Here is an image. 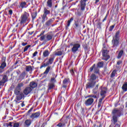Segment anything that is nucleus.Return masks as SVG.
<instances>
[{"instance_id": "1", "label": "nucleus", "mask_w": 127, "mask_h": 127, "mask_svg": "<svg viewBox=\"0 0 127 127\" xmlns=\"http://www.w3.org/2000/svg\"><path fill=\"white\" fill-rule=\"evenodd\" d=\"M93 94H90L87 96V98H90L85 101L84 104L85 106H91L94 103V99H96V101H98V95H97V91H95V90L93 91Z\"/></svg>"}, {"instance_id": "2", "label": "nucleus", "mask_w": 127, "mask_h": 127, "mask_svg": "<svg viewBox=\"0 0 127 127\" xmlns=\"http://www.w3.org/2000/svg\"><path fill=\"white\" fill-rule=\"evenodd\" d=\"M112 119L111 120L112 123H113L115 125L116 123H118V118L121 117L122 115V110L118 108H115L112 110Z\"/></svg>"}, {"instance_id": "3", "label": "nucleus", "mask_w": 127, "mask_h": 127, "mask_svg": "<svg viewBox=\"0 0 127 127\" xmlns=\"http://www.w3.org/2000/svg\"><path fill=\"white\" fill-rule=\"evenodd\" d=\"M43 12V14L41 15L42 23H44V22H45V21L48 19V17H47V15L50 14V10H48L47 8L44 7Z\"/></svg>"}, {"instance_id": "4", "label": "nucleus", "mask_w": 127, "mask_h": 127, "mask_svg": "<svg viewBox=\"0 0 127 127\" xmlns=\"http://www.w3.org/2000/svg\"><path fill=\"white\" fill-rule=\"evenodd\" d=\"M102 60L108 61L110 59V55H109V51L106 49V47H103L102 49Z\"/></svg>"}, {"instance_id": "5", "label": "nucleus", "mask_w": 127, "mask_h": 127, "mask_svg": "<svg viewBox=\"0 0 127 127\" xmlns=\"http://www.w3.org/2000/svg\"><path fill=\"white\" fill-rule=\"evenodd\" d=\"M20 19V24L25 23L26 21L29 19V14L26 11L24 12L23 14H22L21 16Z\"/></svg>"}, {"instance_id": "6", "label": "nucleus", "mask_w": 127, "mask_h": 127, "mask_svg": "<svg viewBox=\"0 0 127 127\" xmlns=\"http://www.w3.org/2000/svg\"><path fill=\"white\" fill-rule=\"evenodd\" d=\"M45 61H46V60H45L42 63V65L40 67V69H42L43 67H47V66H48L49 64L51 65V64H52L54 61V58H50L48 61L46 63H44Z\"/></svg>"}, {"instance_id": "7", "label": "nucleus", "mask_w": 127, "mask_h": 127, "mask_svg": "<svg viewBox=\"0 0 127 127\" xmlns=\"http://www.w3.org/2000/svg\"><path fill=\"white\" fill-rule=\"evenodd\" d=\"M23 86V83L21 82L17 84V86L15 88L14 90V94L15 95H18L19 93H20V91H21V88Z\"/></svg>"}, {"instance_id": "8", "label": "nucleus", "mask_w": 127, "mask_h": 127, "mask_svg": "<svg viewBox=\"0 0 127 127\" xmlns=\"http://www.w3.org/2000/svg\"><path fill=\"white\" fill-rule=\"evenodd\" d=\"M7 76L4 75H0V86H2L4 84V83L7 82Z\"/></svg>"}, {"instance_id": "9", "label": "nucleus", "mask_w": 127, "mask_h": 127, "mask_svg": "<svg viewBox=\"0 0 127 127\" xmlns=\"http://www.w3.org/2000/svg\"><path fill=\"white\" fill-rule=\"evenodd\" d=\"M80 47L81 45L79 44H74L71 49V51L73 53H76Z\"/></svg>"}, {"instance_id": "10", "label": "nucleus", "mask_w": 127, "mask_h": 127, "mask_svg": "<svg viewBox=\"0 0 127 127\" xmlns=\"http://www.w3.org/2000/svg\"><path fill=\"white\" fill-rule=\"evenodd\" d=\"M16 95V99H15V102L16 103H18V101H20L22 99V98L24 97V95H23V93H19L18 94H15Z\"/></svg>"}, {"instance_id": "11", "label": "nucleus", "mask_w": 127, "mask_h": 127, "mask_svg": "<svg viewBox=\"0 0 127 127\" xmlns=\"http://www.w3.org/2000/svg\"><path fill=\"white\" fill-rule=\"evenodd\" d=\"M96 82L95 81H90L88 82L86 84V88L87 89H91V88H93L96 85Z\"/></svg>"}, {"instance_id": "12", "label": "nucleus", "mask_w": 127, "mask_h": 127, "mask_svg": "<svg viewBox=\"0 0 127 127\" xmlns=\"http://www.w3.org/2000/svg\"><path fill=\"white\" fill-rule=\"evenodd\" d=\"M54 20H55V19L54 18H52L51 19H49L48 20H47L45 22V25L47 27H49V26H51V24H52V23H53V22H54Z\"/></svg>"}, {"instance_id": "13", "label": "nucleus", "mask_w": 127, "mask_h": 127, "mask_svg": "<svg viewBox=\"0 0 127 127\" xmlns=\"http://www.w3.org/2000/svg\"><path fill=\"white\" fill-rule=\"evenodd\" d=\"M32 91V89L30 88V87H27L23 90V94H24L26 96H27L28 94H30L31 91Z\"/></svg>"}, {"instance_id": "14", "label": "nucleus", "mask_w": 127, "mask_h": 127, "mask_svg": "<svg viewBox=\"0 0 127 127\" xmlns=\"http://www.w3.org/2000/svg\"><path fill=\"white\" fill-rule=\"evenodd\" d=\"M88 0H81L80 1V9L81 10H84L85 6H86V2Z\"/></svg>"}, {"instance_id": "15", "label": "nucleus", "mask_w": 127, "mask_h": 127, "mask_svg": "<svg viewBox=\"0 0 127 127\" xmlns=\"http://www.w3.org/2000/svg\"><path fill=\"white\" fill-rule=\"evenodd\" d=\"M40 112H36L35 113H33L30 117L31 119H37V118H39V116H40Z\"/></svg>"}, {"instance_id": "16", "label": "nucleus", "mask_w": 127, "mask_h": 127, "mask_svg": "<svg viewBox=\"0 0 127 127\" xmlns=\"http://www.w3.org/2000/svg\"><path fill=\"white\" fill-rule=\"evenodd\" d=\"M107 93V88L102 87L100 92V95L101 97H106V94Z\"/></svg>"}, {"instance_id": "17", "label": "nucleus", "mask_w": 127, "mask_h": 127, "mask_svg": "<svg viewBox=\"0 0 127 127\" xmlns=\"http://www.w3.org/2000/svg\"><path fill=\"white\" fill-rule=\"evenodd\" d=\"M112 44L113 47H117V46L119 45V40L113 38V40H112Z\"/></svg>"}, {"instance_id": "18", "label": "nucleus", "mask_w": 127, "mask_h": 127, "mask_svg": "<svg viewBox=\"0 0 127 127\" xmlns=\"http://www.w3.org/2000/svg\"><path fill=\"white\" fill-rule=\"evenodd\" d=\"M30 125H31V120L27 119L25 120L24 123V127H30Z\"/></svg>"}, {"instance_id": "19", "label": "nucleus", "mask_w": 127, "mask_h": 127, "mask_svg": "<svg viewBox=\"0 0 127 127\" xmlns=\"http://www.w3.org/2000/svg\"><path fill=\"white\" fill-rule=\"evenodd\" d=\"M53 37V35L52 34H50L49 33L46 34V41H50V40H51L52 39V38Z\"/></svg>"}, {"instance_id": "20", "label": "nucleus", "mask_w": 127, "mask_h": 127, "mask_svg": "<svg viewBox=\"0 0 127 127\" xmlns=\"http://www.w3.org/2000/svg\"><path fill=\"white\" fill-rule=\"evenodd\" d=\"M37 87V83L34 81H32L30 83V88L34 89Z\"/></svg>"}, {"instance_id": "21", "label": "nucleus", "mask_w": 127, "mask_h": 127, "mask_svg": "<svg viewBox=\"0 0 127 127\" xmlns=\"http://www.w3.org/2000/svg\"><path fill=\"white\" fill-rule=\"evenodd\" d=\"M125 54V52H124V50H120L118 53V55L117 56L118 59H121L122 58V57Z\"/></svg>"}, {"instance_id": "22", "label": "nucleus", "mask_w": 127, "mask_h": 127, "mask_svg": "<svg viewBox=\"0 0 127 127\" xmlns=\"http://www.w3.org/2000/svg\"><path fill=\"white\" fill-rule=\"evenodd\" d=\"M26 75V72L25 71H23L19 76L20 80H23L24 78H25V75Z\"/></svg>"}, {"instance_id": "23", "label": "nucleus", "mask_w": 127, "mask_h": 127, "mask_svg": "<svg viewBox=\"0 0 127 127\" xmlns=\"http://www.w3.org/2000/svg\"><path fill=\"white\" fill-rule=\"evenodd\" d=\"M50 54V53H49V51L45 50L44 51V52L43 53V56L44 57H48V56H49Z\"/></svg>"}, {"instance_id": "24", "label": "nucleus", "mask_w": 127, "mask_h": 127, "mask_svg": "<svg viewBox=\"0 0 127 127\" xmlns=\"http://www.w3.org/2000/svg\"><path fill=\"white\" fill-rule=\"evenodd\" d=\"M52 0H48L47 1V6L48 7H52Z\"/></svg>"}, {"instance_id": "25", "label": "nucleus", "mask_w": 127, "mask_h": 127, "mask_svg": "<svg viewBox=\"0 0 127 127\" xmlns=\"http://www.w3.org/2000/svg\"><path fill=\"white\" fill-rule=\"evenodd\" d=\"M62 54H63V53L61 51H55L54 52V54L56 56H61V55H62Z\"/></svg>"}, {"instance_id": "26", "label": "nucleus", "mask_w": 127, "mask_h": 127, "mask_svg": "<svg viewBox=\"0 0 127 127\" xmlns=\"http://www.w3.org/2000/svg\"><path fill=\"white\" fill-rule=\"evenodd\" d=\"M122 89L124 92H127V82H125V83L122 86Z\"/></svg>"}, {"instance_id": "27", "label": "nucleus", "mask_w": 127, "mask_h": 127, "mask_svg": "<svg viewBox=\"0 0 127 127\" xmlns=\"http://www.w3.org/2000/svg\"><path fill=\"white\" fill-rule=\"evenodd\" d=\"M51 69V66H48L45 71L44 72V74H45V75H47L49 72L50 71V69Z\"/></svg>"}, {"instance_id": "28", "label": "nucleus", "mask_w": 127, "mask_h": 127, "mask_svg": "<svg viewBox=\"0 0 127 127\" xmlns=\"http://www.w3.org/2000/svg\"><path fill=\"white\" fill-rule=\"evenodd\" d=\"M97 79V76L95 74H92L90 76V81H95Z\"/></svg>"}, {"instance_id": "29", "label": "nucleus", "mask_w": 127, "mask_h": 127, "mask_svg": "<svg viewBox=\"0 0 127 127\" xmlns=\"http://www.w3.org/2000/svg\"><path fill=\"white\" fill-rule=\"evenodd\" d=\"M74 20V18L71 17L69 20L67 21V27H69L70 26V24H71V23Z\"/></svg>"}, {"instance_id": "30", "label": "nucleus", "mask_w": 127, "mask_h": 127, "mask_svg": "<svg viewBox=\"0 0 127 127\" xmlns=\"http://www.w3.org/2000/svg\"><path fill=\"white\" fill-rule=\"evenodd\" d=\"M97 67H99V68H102V67H104L103 62H99L97 64Z\"/></svg>"}, {"instance_id": "31", "label": "nucleus", "mask_w": 127, "mask_h": 127, "mask_svg": "<svg viewBox=\"0 0 127 127\" xmlns=\"http://www.w3.org/2000/svg\"><path fill=\"white\" fill-rule=\"evenodd\" d=\"M120 31H118L116 34H115V36L113 38H115V39H119V37L120 36Z\"/></svg>"}, {"instance_id": "32", "label": "nucleus", "mask_w": 127, "mask_h": 127, "mask_svg": "<svg viewBox=\"0 0 127 127\" xmlns=\"http://www.w3.org/2000/svg\"><path fill=\"white\" fill-rule=\"evenodd\" d=\"M20 7L22 8H24L26 7V2H21L20 3Z\"/></svg>"}, {"instance_id": "33", "label": "nucleus", "mask_w": 127, "mask_h": 127, "mask_svg": "<svg viewBox=\"0 0 127 127\" xmlns=\"http://www.w3.org/2000/svg\"><path fill=\"white\" fill-rule=\"evenodd\" d=\"M40 41H43V40H46V35H43L41 36L40 38Z\"/></svg>"}, {"instance_id": "34", "label": "nucleus", "mask_w": 127, "mask_h": 127, "mask_svg": "<svg viewBox=\"0 0 127 127\" xmlns=\"http://www.w3.org/2000/svg\"><path fill=\"white\" fill-rule=\"evenodd\" d=\"M31 70H32L31 66L29 65L26 67V71H27V72H29V71H31Z\"/></svg>"}, {"instance_id": "35", "label": "nucleus", "mask_w": 127, "mask_h": 127, "mask_svg": "<svg viewBox=\"0 0 127 127\" xmlns=\"http://www.w3.org/2000/svg\"><path fill=\"white\" fill-rule=\"evenodd\" d=\"M30 47H31V45H27V46H25L23 52H26V51H27V50H28V49Z\"/></svg>"}, {"instance_id": "36", "label": "nucleus", "mask_w": 127, "mask_h": 127, "mask_svg": "<svg viewBox=\"0 0 127 127\" xmlns=\"http://www.w3.org/2000/svg\"><path fill=\"white\" fill-rule=\"evenodd\" d=\"M48 87H49V89L50 90H51V89H53V88L54 87V84L52 83H50Z\"/></svg>"}, {"instance_id": "37", "label": "nucleus", "mask_w": 127, "mask_h": 127, "mask_svg": "<svg viewBox=\"0 0 127 127\" xmlns=\"http://www.w3.org/2000/svg\"><path fill=\"white\" fill-rule=\"evenodd\" d=\"M0 67L3 69H4L6 67V63H2Z\"/></svg>"}, {"instance_id": "38", "label": "nucleus", "mask_w": 127, "mask_h": 127, "mask_svg": "<svg viewBox=\"0 0 127 127\" xmlns=\"http://www.w3.org/2000/svg\"><path fill=\"white\" fill-rule=\"evenodd\" d=\"M116 73H117V70H114L111 74V77L114 78L116 76Z\"/></svg>"}, {"instance_id": "39", "label": "nucleus", "mask_w": 127, "mask_h": 127, "mask_svg": "<svg viewBox=\"0 0 127 127\" xmlns=\"http://www.w3.org/2000/svg\"><path fill=\"white\" fill-rule=\"evenodd\" d=\"M57 126V127H64V126H65V124L60 123Z\"/></svg>"}, {"instance_id": "40", "label": "nucleus", "mask_w": 127, "mask_h": 127, "mask_svg": "<svg viewBox=\"0 0 127 127\" xmlns=\"http://www.w3.org/2000/svg\"><path fill=\"white\" fill-rule=\"evenodd\" d=\"M13 126V122H9V124H6V127H12Z\"/></svg>"}, {"instance_id": "41", "label": "nucleus", "mask_w": 127, "mask_h": 127, "mask_svg": "<svg viewBox=\"0 0 127 127\" xmlns=\"http://www.w3.org/2000/svg\"><path fill=\"white\" fill-rule=\"evenodd\" d=\"M13 127H19V124L17 123H13Z\"/></svg>"}, {"instance_id": "42", "label": "nucleus", "mask_w": 127, "mask_h": 127, "mask_svg": "<svg viewBox=\"0 0 127 127\" xmlns=\"http://www.w3.org/2000/svg\"><path fill=\"white\" fill-rule=\"evenodd\" d=\"M114 28H115V25L111 26L109 27V31H110V32L113 31V29H114Z\"/></svg>"}, {"instance_id": "43", "label": "nucleus", "mask_w": 127, "mask_h": 127, "mask_svg": "<svg viewBox=\"0 0 127 127\" xmlns=\"http://www.w3.org/2000/svg\"><path fill=\"white\" fill-rule=\"evenodd\" d=\"M51 83H55L56 82V80L55 79V77H52L51 78Z\"/></svg>"}, {"instance_id": "44", "label": "nucleus", "mask_w": 127, "mask_h": 127, "mask_svg": "<svg viewBox=\"0 0 127 127\" xmlns=\"http://www.w3.org/2000/svg\"><path fill=\"white\" fill-rule=\"evenodd\" d=\"M68 79L67 78H65L64 81H63V84L64 85H66V84H67V83H68Z\"/></svg>"}, {"instance_id": "45", "label": "nucleus", "mask_w": 127, "mask_h": 127, "mask_svg": "<svg viewBox=\"0 0 127 127\" xmlns=\"http://www.w3.org/2000/svg\"><path fill=\"white\" fill-rule=\"evenodd\" d=\"M95 66H96V64H94L93 65V66H92L90 68L89 70H90V72H92V71H93V70H94V68H95Z\"/></svg>"}, {"instance_id": "46", "label": "nucleus", "mask_w": 127, "mask_h": 127, "mask_svg": "<svg viewBox=\"0 0 127 127\" xmlns=\"http://www.w3.org/2000/svg\"><path fill=\"white\" fill-rule=\"evenodd\" d=\"M74 25L75 26L74 27L75 29H77L78 27H79V23L78 22H75Z\"/></svg>"}, {"instance_id": "47", "label": "nucleus", "mask_w": 127, "mask_h": 127, "mask_svg": "<svg viewBox=\"0 0 127 127\" xmlns=\"http://www.w3.org/2000/svg\"><path fill=\"white\" fill-rule=\"evenodd\" d=\"M105 96L102 97L101 98L99 99L98 103L102 104V101L104 100Z\"/></svg>"}, {"instance_id": "48", "label": "nucleus", "mask_w": 127, "mask_h": 127, "mask_svg": "<svg viewBox=\"0 0 127 127\" xmlns=\"http://www.w3.org/2000/svg\"><path fill=\"white\" fill-rule=\"evenodd\" d=\"M6 58H5V57H3L2 58V60H1V62H2V63H5V60H6Z\"/></svg>"}, {"instance_id": "49", "label": "nucleus", "mask_w": 127, "mask_h": 127, "mask_svg": "<svg viewBox=\"0 0 127 127\" xmlns=\"http://www.w3.org/2000/svg\"><path fill=\"white\" fill-rule=\"evenodd\" d=\"M38 52L37 51L35 52L33 54V57H32V58H33V57H35V56H36V55H37L38 54Z\"/></svg>"}, {"instance_id": "50", "label": "nucleus", "mask_w": 127, "mask_h": 127, "mask_svg": "<svg viewBox=\"0 0 127 127\" xmlns=\"http://www.w3.org/2000/svg\"><path fill=\"white\" fill-rule=\"evenodd\" d=\"M97 26L98 28H101V22H98Z\"/></svg>"}, {"instance_id": "51", "label": "nucleus", "mask_w": 127, "mask_h": 127, "mask_svg": "<svg viewBox=\"0 0 127 127\" xmlns=\"http://www.w3.org/2000/svg\"><path fill=\"white\" fill-rule=\"evenodd\" d=\"M95 73H99V68L96 67L94 68Z\"/></svg>"}, {"instance_id": "52", "label": "nucleus", "mask_w": 127, "mask_h": 127, "mask_svg": "<svg viewBox=\"0 0 127 127\" xmlns=\"http://www.w3.org/2000/svg\"><path fill=\"white\" fill-rule=\"evenodd\" d=\"M44 33H45V31H42L41 33L40 34V36H41L42 35H44Z\"/></svg>"}, {"instance_id": "53", "label": "nucleus", "mask_w": 127, "mask_h": 127, "mask_svg": "<svg viewBox=\"0 0 127 127\" xmlns=\"http://www.w3.org/2000/svg\"><path fill=\"white\" fill-rule=\"evenodd\" d=\"M32 110H33V108H31L28 111V115H29L31 112H32Z\"/></svg>"}, {"instance_id": "54", "label": "nucleus", "mask_w": 127, "mask_h": 127, "mask_svg": "<svg viewBox=\"0 0 127 127\" xmlns=\"http://www.w3.org/2000/svg\"><path fill=\"white\" fill-rule=\"evenodd\" d=\"M27 45V43L23 42L21 44L22 46H26Z\"/></svg>"}, {"instance_id": "55", "label": "nucleus", "mask_w": 127, "mask_h": 127, "mask_svg": "<svg viewBox=\"0 0 127 127\" xmlns=\"http://www.w3.org/2000/svg\"><path fill=\"white\" fill-rule=\"evenodd\" d=\"M3 71H4V69L2 68V67H0V73H2V72H3Z\"/></svg>"}, {"instance_id": "56", "label": "nucleus", "mask_w": 127, "mask_h": 127, "mask_svg": "<svg viewBox=\"0 0 127 127\" xmlns=\"http://www.w3.org/2000/svg\"><path fill=\"white\" fill-rule=\"evenodd\" d=\"M107 17H108V15H106V16L105 17V18H104V19L103 20V22H104V21H105V20H107Z\"/></svg>"}, {"instance_id": "57", "label": "nucleus", "mask_w": 127, "mask_h": 127, "mask_svg": "<svg viewBox=\"0 0 127 127\" xmlns=\"http://www.w3.org/2000/svg\"><path fill=\"white\" fill-rule=\"evenodd\" d=\"M9 12V14H10V15H11V14H12V10H9L8 11Z\"/></svg>"}, {"instance_id": "58", "label": "nucleus", "mask_w": 127, "mask_h": 127, "mask_svg": "<svg viewBox=\"0 0 127 127\" xmlns=\"http://www.w3.org/2000/svg\"><path fill=\"white\" fill-rule=\"evenodd\" d=\"M117 64L118 65H121V64H122V61H119L117 62Z\"/></svg>"}, {"instance_id": "59", "label": "nucleus", "mask_w": 127, "mask_h": 127, "mask_svg": "<svg viewBox=\"0 0 127 127\" xmlns=\"http://www.w3.org/2000/svg\"><path fill=\"white\" fill-rule=\"evenodd\" d=\"M95 3L97 4L99 1H100V0H95Z\"/></svg>"}, {"instance_id": "60", "label": "nucleus", "mask_w": 127, "mask_h": 127, "mask_svg": "<svg viewBox=\"0 0 127 127\" xmlns=\"http://www.w3.org/2000/svg\"><path fill=\"white\" fill-rule=\"evenodd\" d=\"M101 106H102V103H98V108H101Z\"/></svg>"}, {"instance_id": "61", "label": "nucleus", "mask_w": 127, "mask_h": 127, "mask_svg": "<svg viewBox=\"0 0 127 127\" xmlns=\"http://www.w3.org/2000/svg\"><path fill=\"white\" fill-rule=\"evenodd\" d=\"M114 127H121V126L119 124H116Z\"/></svg>"}, {"instance_id": "62", "label": "nucleus", "mask_w": 127, "mask_h": 127, "mask_svg": "<svg viewBox=\"0 0 127 127\" xmlns=\"http://www.w3.org/2000/svg\"><path fill=\"white\" fill-rule=\"evenodd\" d=\"M21 107H24V106H25V105H24V103L23 102L21 104Z\"/></svg>"}, {"instance_id": "63", "label": "nucleus", "mask_w": 127, "mask_h": 127, "mask_svg": "<svg viewBox=\"0 0 127 127\" xmlns=\"http://www.w3.org/2000/svg\"><path fill=\"white\" fill-rule=\"evenodd\" d=\"M114 127V125H113V124H111V125L109 126V127Z\"/></svg>"}, {"instance_id": "64", "label": "nucleus", "mask_w": 127, "mask_h": 127, "mask_svg": "<svg viewBox=\"0 0 127 127\" xmlns=\"http://www.w3.org/2000/svg\"><path fill=\"white\" fill-rule=\"evenodd\" d=\"M98 127H102V124H100L99 125V126Z\"/></svg>"}]
</instances>
